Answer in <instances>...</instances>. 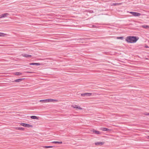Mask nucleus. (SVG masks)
<instances>
[{
	"instance_id": "nucleus-1",
	"label": "nucleus",
	"mask_w": 149,
	"mask_h": 149,
	"mask_svg": "<svg viewBox=\"0 0 149 149\" xmlns=\"http://www.w3.org/2000/svg\"><path fill=\"white\" fill-rule=\"evenodd\" d=\"M139 39L138 37L134 36H128L126 38L125 40L128 43H135Z\"/></svg>"
},
{
	"instance_id": "nucleus-2",
	"label": "nucleus",
	"mask_w": 149,
	"mask_h": 149,
	"mask_svg": "<svg viewBox=\"0 0 149 149\" xmlns=\"http://www.w3.org/2000/svg\"><path fill=\"white\" fill-rule=\"evenodd\" d=\"M130 13L134 16H139L141 15V13L136 12H131Z\"/></svg>"
},
{
	"instance_id": "nucleus-3",
	"label": "nucleus",
	"mask_w": 149,
	"mask_h": 149,
	"mask_svg": "<svg viewBox=\"0 0 149 149\" xmlns=\"http://www.w3.org/2000/svg\"><path fill=\"white\" fill-rule=\"evenodd\" d=\"M92 93H86L81 94V96H90L92 95Z\"/></svg>"
},
{
	"instance_id": "nucleus-4",
	"label": "nucleus",
	"mask_w": 149,
	"mask_h": 149,
	"mask_svg": "<svg viewBox=\"0 0 149 149\" xmlns=\"http://www.w3.org/2000/svg\"><path fill=\"white\" fill-rule=\"evenodd\" d=\"M71 107L74 108H76L79 109L81 110L82 109L79 106H78L76 105H72Z\"/></svg>"
},
{
	"instance_id": "nucleus-5",
	"label": "nucleus",
	"mask_w": 149,
	"mask_h": 149,
	"mask_svg": "<svg viewBox=\"0 0 149 149\" xmlns=\"http://www.w3.org/2000/svg\"><path fill=\"white\" fill-rule=\"evenodd\" d=\"M47 100V102H57L58 100H57L52 99H48Z\"/></svg>"
},
{
	"instance_id": "nucleus-6",
	"label": "nucleus",
	"mask_w": 149,
	"mask_h": 149,
	"mask_svg": "<svg viewBox=\"0 0 149 149\" xmlns=\"http://www.w3.org/2000/svg\"><path fill=\"white\" fill-rule=\"evenodd\" d=\"M22 56H23L26 57H30L32 56L31 55L27 54H22Z\"/></svg>"
},
{
	"instance_id": "nucleus-7",
	"label": "nucleus",
	"mask_w": 149,
	"mask_h": 149,
	"mask_svg": "<svg viewBox=\"0 0 149 149\" xmlns=\"http://www.w3.org/2000/svg\"><path fill=\"white\" fill-rule=\"evenodd\" d=\"M8 15H9V14L8 13H5L1 15V17H0V18L6 17Z\"/></svg>"
},
{
	"instance_id": "nucleus-8",
	"label": "nucleus",
	"mask_w": 149,
	"mask_h": 149,
	"mask_svg": "<svg viewBox=\"0 0 149 149\" xmlns=\"http://www.w3.org/2000/svg\"><path fill=\"white\" fill-rule=\"evenodd\" d=\"M93 133L96 134H101V133L99 131H97L94 130H93Z\"/></svg>"
},
{
	"instance_id": "nucleus-9",
	"label": "nucleus",
	"mask_w": 149,
	"mask_h": 149,
	"mask_svg": "<svg viewBox=\"0 0 149 149\" xmlns=\"http://www.w3.org/2000/svg\"><path fill=\"white\" fill-rule=\"evenodd\" d=\"M100 130L103 131H108L110 130L109 129L105 127H101Z\"/></svg>"
},
{
	"instance_id": "nucleus-10",
	"label": "nucleus",
	"mask_w": 149,
	"mask_h": 149,
	"mask_svg": "<svg viewBox=\"0 0 149 149\" xmlns=\"http://www.w3.org/2000/svg\"><path fill=\"white\" fill-rule=\"evenodd\" d=\"M29 65H41V64L40 63H29Z\"/></svg>"
},
{
	"instance_id": "nucleus-11",
	"label": "nucleus",
	"mask_w": 149,
	"mask_h": 149,
	"mask_svg": "<svg viewBox=\"0 0 149 149\" xmlns=\"http://www.w3.org/2000/svg\"><path fill=\"white\" fill-rule=\"evenodd\" d=\"M104 143V142H98L95 143V144L96 145H102Z\"/></svg>"
},
{
	"instance_id": "nucleus-12",
	"label": "nucleus",
	"mask_w": 149,
	"mask_h": 149,
	"mask_svg": "<svg viewBox=\"0 0 149 149\" xmlns=\"http://www.w3.org/2000/svg\"><path fill=\"white\" fill-rule=\"evenodd\" d=\"M31 118L32 119H37V120L39 119V117H37V116H31Z\"/></svg>"
},
{
	"instance_id": "nucleus-13",
	"label": "nucleus",
	"mask_w": 149,
	"mask_h": 149,
	"mask_svg": "<svg viewBox=\"0 0 149 149\" xmlns=\"http://www.w3.org/2000/svg\"><path fill=\"white\" fill-rule=\"evenodd\" d=\"M15 129L17 130H24V128L20 127H16L15 128Z\"/></svg>"
},
{
	"instance_id": "nucleus-14",
	"label": "nucleus",
	"mask_w": 149,
	"mask_h": 149,
	"mask_svg": "<svg viewBox=\"0 0 149 149\" xmlns=\"http://www.w3.org/2000/svg\"><path fill=\"white\" fill-rule=\"evenodd\" d=\"M141 27L146 29H149V26L146 25H144L141 26Z\"/></svg>"
},
{
	"instance_id": "nucleus-15",
	"label": "nucleus",
	"mask_w": 149,
	"mask_h": 149,
	"mask_svg": "<svg viewBox=\"0 0 149 149\" xmlns=\"http://www.w3.org/2000/svg\"><path fill=\"white\" fill-rule=\"evenodd\" d=\"M15 74L16 75H20L22 74L20 72H16L15 73Z\"/></svg>"
},
{
	"instance_id": "nucleus-16",
	"label": "nucleus",
	"mask_w": 149,
	"mask_h": 149,
	"mask_svg": "<svg viewBox=\"0 0 149 149\" xmlns=\"http://www.w3.org/2000/svg\"><path fill=\"white\" fill-rule=\"evenodd\" d=\"M26 127H33V125H31L26 124Z\"/></svg>"
},
{
	"instance_id": "nucleus-17",
	"label": "nucleus",
	"mask_w": 149,
	"mask_h": 149,
	"mask_svg": "<svg viewBox=\"0 0 149 149\" xmlns=\"http://www.w3.org/2000/svg\"><path fill=\"white\" fill-rule=\"evenodd\" d=\"M121 3H113L111 5V6H115L116 5H120L121 4Z\"/></svg>"
},
{
	"instance_id": "nucleus-18",
	"label": "nucleus",
	"mask_w": 149,
	"mask_h": 149,
	"mask_svg": "<svg viewBox=\"0 0 149 149\" xmlns=\"http://www.w3.org/2000/svg\"><path fill=\"white\" fill-rule=\"evenodd\" d=\"M40 102H44V103L47 102V99L43 100H40Z\"/></svg>"
},
{
	"instance_id": "nucleus-19",
	"label": "nucleus",
	"mask_w": 149,
	"mask_h": 149,
	"mask_svg": "<svg viewBox=\"0 0 149 149\" xmlns=\"http://www.w3.org/2000/svg\"><path fill=\"white\" fill-rule=\"evenodd\" d=\"M6 35V34L0 32V37H4Z\"/></svg>"
},
{
	"instance_id": "nucleus-20",
	"label": "nucleus",
	"mask_w": 149,
	"mask_h": 149,
	"mask_svg": "<svg viewBox=\"0 0 149 149\" xmlns=\"http://www.w3.org/2000/svg\"><path fill=\"white\" fill-rule=\"evenodd\" d=\"M22 80V79H16L15 80V82H20Z\"/></svg>"
},
{
	"instance_id": "nucleus-21",
	"label": "nucleus",
	"mask_w": 149,
	"mask_h": 149,
	"mask_svg": "<svg viewBox=\"0 0 149 149\" xmlns=\"http://www.w3.org/2000/svg\"><path fill=\"white\" fill-rule=\"evenodd\" d=\"M52 143H62V142H58V141H53L52 142Z\"/></svg>"
},
{
	"instance_id": "nucleus-22",
	"label": "nucleus",
	"mask_w": 149,
	"mask_h": 149,
	"mask_svg": "<svg viewBox=\"0 0 149 149\" xmlns=\"http://www.w3.org/2000/svg\"><path fill=\"white\" fill-rule=\"evenodd\" d=\"M20 125L24 127H26V123H20Z\"/></svg>"
},
{
	"instance_id": "nucleus-23",
	"label": "nucleus",
	"mask_w": 149,
	"mask_h": 149,
	"mask_svg": "<svg viewBox=\"0 0 149 149\" xmlns=\"http://www.w3.org/2000/svg\"><path fill=\"white\" fill-rule=\"evenodd\" d=\"M52 147H53L52 146H44L43 147V148H51Z\"/></svg>"
},
{
	"instance_id": "nucleus-24",
	"label": "nucleus",
	"mask_w": 149,
	"mask_h": 149,
	"mask_svg": "<svg viewBox=\"0 0 149 149\" xmlns=\"http://www.w3.org/2000/svg\"><path fill=\"white\" fill-rule=\"evenodd\" d=\"M25 72H26V73H34V72H29V71Z\"/></svg>"
},
{
	"instance_id": "nucleus-25",
	"label": "nucleus",
	"mask_w": 149,
	"mask_h": 149,
	"mask_svg": "<svg viewBox=\"0 0 149 149\" xmlns=\"http://www.w3.org/2000/svg\"><path fill=\"white\" fill-rule=\"evenodd\" d=\"M84 38H80L79 39H77V40H84Z\"/></svg>"
},
{
	"instance_id": "nucleus-26",
	"label": "nucleus",
	"mask_w": 149,
	"mask_h": 149,
	"mask_svg": "<svg viewBox=\"0 0 149 149\" xmlns=\"http://www.w3.org/2000/svg\"><path fill=\"white\" fill-rule=\"evenodd\" d=\"M145 114L146 115H149V113L148 112H146L145 113Z\"/></svg>"
},
{
	"instance_id": "nucleus-27",
	"label": "nucleus",
	"mask_w": 149,
	"mask_h": 149,
	"mask_svg": "<svg viewBox=\"0 0 149 149\" xmlns=\"http://www.w3.org/2000/svg\"><path fill=\"white\" fill-rule=\"evenodd\" d=\"M117 38L118 39H122L123 38V37H118Z\"/></svg>"
},
{
	"instance_id": "nucleus-28",
	"label": "nucleus",
	"mask_w": 149,
	"mask_h": 149,
	"mask_svg": "<svg viewBox=\"0 0 149 149\" xmlns=\"http://www.w3.org/2000/svg\"><path fill=\"white\" fill-rule=\"evenodd\" d=\"M146 137V138H147V139H149V136H147Z\"/></svg>"
},
{
	"instance_id": "nucleus-29",
	"label": "nucleus",
	"mask_w": 149,
	"mask_h": 149,
	"mask_svg": "<svg viewBox=\"0 0 149 149\" xmlns=\"http://www.w3.org/2000/svg\"><path fill=\"white\" fill-rule=\"evenodd\" d=\"M146 48H148V46H146Z\"/></svg>"
},
{
	"instance_id": "nucleus-30",
	"label": "nucleus",
	"mask_w": 149,
	"mask_h": 149,
	"mask_svg": "<svg viewBox=\"0 0 149 149\" xmlns=\"http://www.w3.org/2000/svg\"><path fill=\"white\" fill-rule=\"evenodd\" d=\"M93 27H94V26H93Z\"/></svg>"
}]
</instances>
